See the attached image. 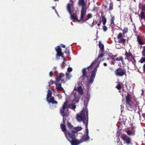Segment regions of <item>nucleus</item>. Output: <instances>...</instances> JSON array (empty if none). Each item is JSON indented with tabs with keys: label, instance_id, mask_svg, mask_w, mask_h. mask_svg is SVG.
Instances as JSON below:
<instances>
[{
	"label": "nucleus",
	"instance_id": "nucleus-1",
	"mask_svg": "<svg viewBox=\"0 0 145 145\" xmlns=\"http://www.w3.org/2000/svg\"><path fill=\"white\" fill-rule=\"evenodd\" d=\"M83 68L82 71V75L80 77V79L81 80V82H84L86 85L87 87H89L90 86L89 84H92L94 81V80L95 78L96 73L97 71V68H95L91 71V76L89 78L90 75V73L89 71H88L89 69L92 68V67Z\"/></svg>",
	"mask_w": 145,
	"mask_h": 145
},
{
	"label": "nucleus",
	"instance_id": "nucleus-2",
	"mask_svg": "<svg viewBox=\"0 0 145 145\" xmlns=\"http://www.w3.org/2000/svg\"><path fill=\"white\" fill-rule=\"evenodd\" d=\"M76 118L78 121L83 122L86 125V133L85 134L88 135L89 131L88 128V111H87L85 112L84 108H83L80 114H77Z\"/></svg>",
	"mask_w": 145,
	"mask_h": 145
},
{
	"label": "nucleus",
	"instance_id": "nucleus-3",
	"mask_svg": "<svg viewBox=\"0 0 145 145\" xmlns=\"http://www.w3.org/2000/svg\"><path fill=\"white\" fill-rule=\"evenodd\" d=\"M125 105L128 110L132 111L135 108H136L139 105V103L136 100L132 101L131 99V95L127 93L125 96Z\"/></svg>",
	"mask_w": 145,
	"mask_h": 145
},
{
	"label": "nucleus",
	"instance_id": "nucleus-4",
	"mask_svg": "<svg viewBox=\"0 0 145 145\" xmlns=\"http://www.w3.org/2000/svg\"><path fill=\"white\" fill-rule=\"evenodd\" d=\"M78 4L79 7H82L80 20H82L84 19L86 13L87 9L86 3L84 0H78Z\"/></svg>",
	"mask_w": 145,
	"mask_h": 145
},
{
	"label": "nucleus",
	"instance_id": "nucleus-5",
	"mask_svg": "<svg viewBox=\"0 0 145 145\" xmlns=\"http://www.w3.org/2000/svg\"><path fill=\"white\" fill-rule=\"evenodd\" d=\"M68 101H66L63 103L60 110V113L63 117L67 115L69 106L68 105Z\"/></svg>",
	"mask_w": 145,
	"mask_h": 145
},
{
	"label": "nucleus",
	"instance_id": "nucleus-6",
	"mask_svg": "<svg viewBox=\"0 0 145 145\" xmlns=\"http://www.w3.org/2000/svg\"><path fill=\"white\" fill-rule=\"evenodd\" d=\"M48 94L47 95L46 100L49 103H52V104H57L58 102L54 100V97H52V93L49 89L48 90Z\"/></svg>",
	"mask_w": 145,
	"mask_h": 145
},
{
	"label": "nucleus",
	"instance_id": "nucleus-7",
	"mask_svg": "<svg viewBox=\"0 0 145 145\" xmlns=\"http://www.w3.org/2000/svg\"><path fill=\"white\" fill-rule=\"evenodd\" d=\"M126 72L125 69L121 67H119L115 72V74L118 76H123L124 75H126Z\"/></svg>",
	"mask_w": 145,
	"mask_h": 145
},
{
	"label": "nucleus",
	"instance_id": "nucleus-8",
	"mask_svg": "<svg viewBox=\"0 0 145 145\" xmlns=\"http://www.w3.org/2000/svg\"><path fill=\"white\" fill-rule=\"evenodd\" d=\"M74 133L72 131V132H71L67 131L65 132L66 138L69 142L72 140L76 138V137Z\"/></svg>",
	"mask_w": 145,
	"mask_h": 145
},
{
	"label": "nucleus",
	"instance_id": "nucleus-9",
	"mask_svg": "<svg viewBox=\"0 0 145 145\" xmlns=\"http://www.w3.org/2000/svg\"><path fill=\"white\" fill-rule=\"evenodd\" d=\"M55 49L57 52V53L56 54V59H58L59 58L60 56L62 57H64L63 53L62 52V49L60 47V46H56Z\"/></svg>",
	"mask_w": 145,
	"mask_h": 145
},
{
	"label": "nucleus",
	"instance_id": "nucleus-10",
	"mask_svg": "<svg viewBox=\"0 0 145 145\" xmlns=\"http://www.w3.org/2000/svg\"><path fill=\"white\" fill-rule=\"evenodd\" d=\"M117 38L119 43H122L124 45L125 44L126 40L123 38V34L121 33H119L117 35Z\"/></svg>",
	"mask_w": 145,
	"mask_h": 145
},
{
	"label": "nucleus",
	"instance_id": "nucleus-11",
	"mask_svg": "<svg viewBox=\"0 0 145 145\" xmlns=\"http://www.w3.org/2000/svg\"><path fill=\"white\" fill-rule=\"evenodd\" d=\"M125 55V59H127L129 61H132V58L133 56H132V54L129 51L128 52H127L126 51Z\"/></svg>",
	"mask_w": 145,
	"mask_h": 145
},
{
	"label": "nucleus",
	"instance_id": "nucleus-12",
	"mask_svg": "<svg viewBox=\"0 0 145 145\" xmlns=\"http://www.w3.org/2000/svg\"><path fill=\"white\" fill-rule=\"evenodd\" d=\"M121 138L124 141L126 142V143L128 144H132V141L131 139L127 136H124L121 137Z\"/></svg>",
	"mask_w": 145,
	"mask_h": 145
},
{
	"label": "nucleus",
	"instance_id": "nucleus-13",
	"mask_svg": "<svg viewBox=\"0 0 145 145\" xmlns=\"http://www.w3.org/2000/svg\"><path fill=\"white\" fill-rule=\"evenodd\" d=\"M104 55V53L103 52H101L100 53L97 59H96L95 60H94L93 61L92 63H91V65L89 66V67H92V66H93V65L96 64L97 62L99 61V59L100 58H101L103 57Z\"/></svg>",
	"mask_w": 145,
	"mask_h": 145
},
{
	"label": "nucleus",
	"instance_id": "nucleus-14",
	"mask_svg": "<svg viewBox=\"0 0 145 145\" xmlns=\"http://www.w3.org/2000/svg\"><path fill=\"white\" fill-rule=\"evenodd\" d=\"M71 14V19L73 20L74 22L76 21L80 22L81 20H80V18L79 20L78 18V16L77 15L76 13H74L72 14L71 13H70Z\"/></svg>",
	"mask_w": 145,
	"mask_h": 145
},
{
	"label": "nucleus",
	"instance_id": "nucleus-15",
	"mask_svg": "<svg viewBox=\"0 0 145 145\" xmlns=\"http://www.w3.org/2000/svg\"><path fill=\"white\" fill-rule=\"evenodd\" d=\"M101 20L103 22V24L104 25L103 26V30L104 31L106 32L107 30V28L106 26L105 25L106 22V19L104 16H102Z\"/></svg>",
	"mask_w": 145,
	"mask_h": 145
},
{
	"label": "nucleus",
	"instance_id": "nucleus-16",
	"mask_svg": "<svg viewBox=\"0 0 145 145\" xmlns=\"http://www.w3.org/2000/svg\"><path fill=\"white\" fill-rule=\"evenodd\" d=\"M70 142L72 145H79L81 143L80 140L76 139V138L72 140Z\"/></svg>",
	"mask_w": 145,
	"mask_h": 145
},
{
	"label": "nucleus",
	"instance_id": "nucleus-17",
	"mask_svg": "<svg viewBox=\"0 0 145 145\" xmlns=\"http://www.w3.org/2000/svg\"><path fill=\"white\" fill-rule=\"evenodd\" d=\"M90 139L88 135L84 134L81 138L80 140L81 143L89 140Z\"/></svg>",
	"mask_w": 145,
	"mask_h": 145
},
{
	"label": "nucleus",
	"instance_id": "nucleus-18",
	"mask_svg": "<svg viewBox=\"0 0 145 145\" xmlns=\"http://www.w3.org/2000/svg\"><path fill=\"white\" fill-rule=\"evenodd\" d=\"M137 41L139 44L140 45H144L145 42L142 40V37L139 35H137Z\"/></svg>",
	"mask_w": 145,
	"mask_h": 145
},
{
	"label": "nucleus",
	"instance_id": "nucleus-19",
	"mask_svg": "<svg viewBox=\"0 0 145 145\" xmlns=\"http://www.w3.org/2000/svg\"><path fill=\"white\" fill-rule=\"evenodd\" d=\"M55 84L56 85V89L58 91H61L63 90V89L61 87V84L59 82H57L56 81Z\"/></svg>",
	"mask_w": 145,
	"mask_h": 145
},
{
	"label": "nucleus",
	"instance_id": "nucleus-20",
	"mask_svg": "<svg viewBox=\"0 0 145 145\" xmlns=\"http://www.w3.org/2000/svg\"><path fill=\"white\" fill-rule=\"evenodd\" d=\"M65 76V74L62 73H60L59 75L56 77V81L57 82H59L61 78Z\"/></svg>",
	"mask_w": 145,
	"mask_h": 145
},
{
	"label": "nucleus",
	"instance_id": "nucleus-21",
	"mask_svg": "<svg viewBox=\"0 0 145 145\" xmlns=\"http://www.w3.org/2000/svg\"><path fill=\"white\" fill-rule=\"evenodd\" d=\"M82 128L81 127H77L73 128L72 130V131L74 133H77L78 131L81 130Z\"/></svg>",
	"mask_w": 145,
	"mask_h": 145
},
{
	"label": "nucleus",
	"instance_id": "nucleus-22",
	"mask_svg": "<svg viewBox=\"0 0 145 145\" xmlns=\"http://www.w3.org/2000/svg\"><path fill=\"white\" fill-rule=\"evenodd\" d=\"M60 127L62 131L64 133L68 131L66 130V126L64 124H61L60 125Z\"/></svg>",
	"mask_w": 145,
	"mask_h": 145
},
{
	"label": "nucleus",
	"instance_id": "nucleus-23",
	"mask_svg": "<svg viewBox=\"0 0 145 145\" xmlns=\"http://www.w3.org/2000/svg\"><path fill=\"white\" fill-rule=\"evenodd\" d=\"M77 91L79 94L82 95L83 94V91L81 86L78 87Z\"/></svg>",
	"mask_w": 145,
	"mask_h": 145
},
{
	"label": "nucleus",
	"instance_id": "nucleus-24",
	"mask_svg": "<svg viewBox=\"0 0 145 145\" xmlns=\"http://www.w3.org/2000/svg\"><path fill=\"white\" fill-rule=\"evenodd\" d=\"M92 16L91 13H89L88 14L86 17L84 19V20L86 21L88 20L89 19L92 17Z\"/></svg>",
	"mask_w": 145,
	"mask_h": 145
},
{
	"label": "nucleus",
	"instance_id": "nucleus-25",
	"mask_svg": "<svg viewBox=\"0 0 145 145\" xmlns=\"http://www.w3.org/2000/svg\"><path fill=\"white\" fill-rule=\"evenodd\" d=\"M99 47L100 48L101 51L102 52L104 50V46L103 44H102L101 42V41H99Z\"/></svg>",
	"mask_w": 145,
	"mask_h": 145
},
{
	"label": "nucleus",
	"instance_id": "nucleus-26",
	"mask_svg": "<svg viewBox=\"0 0 145 145\" xmlns=\"http://www.w3.org/2000/svg\"><path fill=\"white\" fill-rule=\"evenodd\" d=\"M79 100V97L76 96H75L73 101L74 102V103H76L78 102Z\"/></svg>",
	"mask_w": 145,
	"mask_h": 145
},
{
	"label": "nucleus",
	"instance_id": "nucleus-27",
	"mask_svg": "<svg viewBox=\"0 0 145 145\" xmlns=\"http://www.w3.org/2000/svg\"><path fill=\"white\" fill-rule=\"evenodd\" d=\"M66 62V61L65 60V59L64 58L63 59V61L62 62V63L61 64V66L62 69H63L64 68V67L65 66L66 64L65 63Z\"/></svg>",
	"mask_w": 145,
	"mask_h": 145
},
{
	"label": "nucleus",
	"instance_id": "nucleus-28",
	"mask_svg": "<svg viewBox=\"0 0 145 145\" xmlns=\"http://www.w3.org/2000/svg\"><path fill=\"white\" fill-rule=\"evenodd\" d=\"M140 17L141 20L145 19V12L142 11L140 14Z\"/></svg>",
	"mask_w": 145,
	"mask_h": 145
},
{
	"label": "nucleus",
	"instance_id": "nucleus-29",
	"mask_svg": "<svg viewBox=\"0 0 145 145\" xmlns=\"http://www.w3.org/2000/svg\"><path fill=\"white\" fill-rule=\"evenodd\" d=\"M128 31V28L127 27H125L123 30V34H125L127 33Z\"/></svg>",
	"mask_w": 145,
	"mask_h": 145
},
{
	"label": "nucleus",
	"instance_id": "nucleus-30",
	"mask_svg": "<svg viewBox=\"0 0 145 145\" xmlns=\"http://www.w3.org/2000/svg\"><path fill=\"white\" fill-rule=\"evenodd\" d=\"M71 5L70 3H69L67 5V10H68L69 13H71Z\"/></svg>",
	"mask_w": 145,
	"mask_h": 145
},
{
	"label": "nucleus",
	"instance_id": "nucleus-31",
	"mask_svg": "<svg viewBox=\"0 0 145 145\" xmlns=\"http://www.w3.org/2000/svg\"><path fill=\"white\" fill-rule=\"evenodd\" d=\"M111 19L110 24H114V21L115 19V18L114 16L111 15Z\"/></svg>",
	"mask_w": 145,
	"mask_h": 145
},
{
	"label": "nucleus",
	"instance_id": "nucleus-32",
	"mask_svg": "<svg viewBox=\"0 0 145 145\" xmlns=\"http://www.w3.org/2000/svg\"><path fill=\"white\" fill-rule=\"evenodd\" d=\"M115 60H116L117 61H121L122 63L123 61V57L122 56L120 57H117L116 58Z\"/></svg>",
	"mask_w": 145,
	"mask_h": 145
},
{
	"label": "nucleus",
	"instance_id": "nucleus-33",
	"mask_svg": "<svg viewBox=\"0 0 145 145\" xmlns=\"http://www.w3.org/2000/svg\"><path fill=\"white\" fill-rule=\"evenodd\" d=\"M113 9V4L112 2H111L109 5V8L108 10L111 11Z\"/></svg>",
	"mask_w": 145,
	"mask_h": 145
},
{
	"label": "nucleus",
	"instance_id": "nucleus-34",
	"mask_svg": "<svg viewBox=\"0 0 145 145\" xmlns=\"http://www.w3.org/2000/svg\"><path fill=\"white\" fill-rule=\"evenodd\" d=\"M127 134L129 135H135V133H133L132 131H131L129 130H127L126 132Z\"/></svg>",
	"mask_w": 145,
	"mask_h": 145
},
{
	"label": "nucleus",
	"instance_id": "nucleus-35",
	"mask_svg": "<svg viewBox=\"0 0 145 145\" xmlns=\"http://www.w3.org/2000/svg\"><path fill=\"white\" fill-rule=\"evenodd\" d=\"M121 83H119L116 86V88L118 90H120L121 88Z\"/></svg>",
	"mask_w": 145,
	"mask_h": 145
},
{
	"label": "nucleus",
	"instance_id": "nucleus-36",
	"mask_svg": "<svg viewBox=\"0 0 145 145\" xmlns=\"http://www.w3.org/2000/svg\"><path fill=\"white\" fill-rule=\"evenodd\" d=\"M65 53L67 54V55L69 56L70 55V52H69V49L67 48H65Z\"/></svg>",
	"mask_w": 145,
	"mask_h": 145
},
{
	"label": "nucleus",
	"instance_id": "nucleus-37",
	"mask_svg": "<svg viewBox=\"0 0 145 145\" xmlns=\"http://www.w3.org/2000/svg\"><path fill=\"white\" fill-rule=\"evenodd\" d=\"M139 61L141 63L145 62V57H142Z\"/></svg>",
	"mask_w": 145,
	"mask_h": 145
},
{
	"label": "nucleus",
	"instance_id": "nucleus-38",
	"mask_svg": "<svg viewBox=\"0 0 145 145\" xmlns=\"http://www.w3.org/2000/svg\"><path fill=\"white\" fill-rule=\"evenodd\" d=\"M69 107L72 109H74L76 108V105L74 104H72L70 105Z\"/></svg>",
	"mask_w": 145,
	"mask_h": 145
},
{
	"label": "nucleus",
	"instance_id": "nucleus-39",
	"mask_svg": "<svg viewBox=\"0 0 145 145\" xmlns=\"http://www.w3.org/2000/svg\"><path fill=\"white\" fill-rule=\"evenodd\" d=\"M132 63L134 65H136V60H135L134 57H133L132 58Z\"/></svg>",
	"mask_w": 145,
	"mask_h": 145
},
{
	"label": "nucleus",
	"instance_id": "nucleus-40",
	"mask_svg": "<svg viewBox=\"0 0 145 145\" xmlns=\"http://www.w3.org/2000/svg\"><path fill=\"white\" fill-rule=\"evenodd\" d=\"M70 76H69V73H66V80H69L70 79Z\"/></svg>",
	"mask_w": 145,
	"mask_h": 145
},
{
	"label": "nucleus",
	"instance_id": "nucleus-41",
	"mask_svg": "<svg viewBox=\"0 0 145 145\" xmlns=\"http://www.w3.org/2000/svg\"><path fill=\"white\" fill-rule=\"evenodd\" d=\"M141 10L142 11H145V4H144L142 5Z\"/></svg>",
	"mask_w": 145,
	"mask_h": 145
},
{
	"label": "nucleus",
	"instance_id": "nucleus-42",
	"mask_svg": "<svg viewBox=\"0 0 145 145\" xmlns=\"http://www.w3.org/2000/svg\"><path fill=\"white\" fill-rule=\"evenodd\" d=\"M68 127L70 129L72 128L73 126L70 123L68 122L67 124Z\"/></svg>",
	"mask_w": 145,
	"mask_h": 145
},
{
	"label": "nucleus",
	"instance_id": "nucleus-43",
	"mask_svg": "<svg viewBox=\"0 0 145 145\" xmlns=\"http://www.w3.org/2000/svg\"><path fill=\"white\" fill-rule=\"evenodd\" d=\"M72 68L69 67L67 69V71L69 72H70L72 71Z\"/></svg>",
	"mask_w": 145,
	"mask_h": 145
},
{
	"label": "nucleus",
	"instance_id": "nucleus-44",
	"mask_svg": "<svg viewBox=\"0 0 145 145\" xmlns=\"http://www.w3.org/2000/svg\"><path fill=\"white\" fill-rule=\"evenodd\" d=\"M94 23H95V22H94V20L93 22L92 23V24L91 25V27H93L94 26V25L95 24H96V23L95 24Z\"/></svg>",
	"mask_w": 145,
	"mask_h": 145
},
{
	"label": "nucleus",
	"instance_id": "nucleus-45",
	"mask_svg": "<svg viewBox=\"0 0 145 145\" xmlns=\"http://www.w3.org/2000/svg\"><path fill=\"white\" fill-rule=\"evenodd\" d=\"M142 56H143L145 57V52L142 51Z\"/></svg>",
	"mask_w": 145,
	"mask_h": 145
},
{
	"label": "nucleus",
	"instance_id": "nucleus-46",
	"mask_svg": "<svg viewBox=\"0 0 145 145\" xmlns=\"http://www.w3.org/2000/svg\"><path fill=\"white\" fill-rule=\"evenodd\" d=\"M115 63V60H112L111 61V64L112 65H114Z\"/></svg>",
	"mask_w": 145,
	"mask_h": 145
},
{
	"label": "nucleus",
	"instance_id": "nucleus-47",
	"mask_svg": "<svg viewBox=\"0 0 145 145\" xmlns=\"http://www.w3.org/2000/svg\"><path fill=\"white\" fill-rule=\"evenodd\" d=\"M143 71L144 72H145V64H144L143 67Z\"/></svg>",
	"mask_w": 145,
	"mask_h": 145
},
{
	"label": "nucleus",
	"instance_id": "nucleus-48",
	"mask_svg": "<svg viewBox=\"0 0 145 145\" xmlns=\"http://www.w3.org/2000/svg\"><path fill=\"white\" fill-rule=\"evenodd\" d=\"M52 74H53V72H52V71L50 72L49 73V76H50L51 77L52 76Z\"/></svg>",
	"mask_w": 145,
	"mask_h": 145
},
{
	"label": "nucleus",
	"instance_id": "nucleus-49",
	"mask_svg": "<svg viewBox=\"0 0 145 145\" xmlns=\"http://www.w3.org/2000/svg\"><path fill=\"white\" fill-rule=\"evenodd\" d=\"M54 83V81L52 80H50L49 82V84H52Z\"/></svg>",
	"mask_w": 145,
	"mask_h": 145
},
{
	"label": "nucleus",
	"instance_id": "nucleus-50",
	"mask_svg": "<svg viewBox=\"0 0 145 145\" xmlns=\"http://www.w3.org/2000/svg\"><path fill=\"white\" fill-rule=\"evenodd\" d=\"M60 46H61L63 48H65V45L64 44H61Z\"/></svg>",
	"mask_w": 145,
	"mask_h": 145
},
{
	"label": "nucleus",
	"instance_id": "nucleus-51",
	"mask_svg": "<svg viewBox=\"0 0 145 145\" xmlns=\"http://www.w3.org/2000/svg\"><path fill=\"white\" fill-rule=\"evenodd\" d=\"M64 117H63V124H65V119H64Z\"/></svg>",
	"mask_w": 145,
	"mask_h": 145
},
{
	"label": "nucleus",
	"instance_id": "nucleus-52",
	"mask_svg": "<svg viewBox=\"0 0 145 145\" xmlns=\"http://www.w3.org/2000/svg\"><path fill=\"white\" fill-rule=\"evenodd\" d=\"M109 56L111 57V58L110 59H112V60H115L114 58V57H112V56H110V55H109Z\"/></svg>",
	"mask_w": 145,
	"mask_h": 145
},
{
	"label": "nucleus",
	"instance_id": "nucleus-53",
	"mask_svg": "<svg viewBox=\"0 0 145 145\" xmlns=\"http://www.w3.org/2000/svg\"><path fill=\"white\" fill-rule=\"evenodd\" d=\"M101 24V22H99L97 24V25L99 27L100 25Z\"/></svg>",
	"mask_w": 145,
	"mask_h": 145
},
{
	"label": "nucleus",
	"instance_id": "nucleus-54",
	"mask_svg": "<svg viewBox=\"0 0 145 145\" xmlns=\"http://www.w3.org/2000/svg\"><path fill=\"white\" fill-rule=\"evenodd\" d=\"M145 52V46L143 47V51Z\"/></svg>",
	"mask_w": 145,
	"mask_h": 145
},
{
	"label": "nucleus",
	"instance_id": "nucleus-55",
	"mask_svg": "<svg viewBox=\"0 0 145 145\" xmlns=\"http://www.w3.org/2000/svg\"><path fill=\"white\" fill-rule=\"evenodd\" d=\"M117 56V54H116L115 55H112V57H115Z\"/></svg>",
	"mask_w": 145,
	"mask_h": 145
},
{
	"label": "nucleus",
	"instance_id": "nucleus-56",
	"mask_svg": "<svg viewBox=\"0 0 145 145\" xmlns=\"http://www.w3.org/2000/svg\"><path fill=\"white\" fill-rule=\"evenodd\" d=\"M103 65L105 66H107V63H104Z\"/></svg>",
	"mask_w": 145,
	"mask_h": 145
},
{
	"label": "nucleus",
	"instance_id": "nucleus-57",
	"mask_svg": "<svg viewBox=\"0 0 145 145\" xmlns=\"http://www.w3.org/2000/svg\"><path fill=\"white\" fill-rule=\"evenodd\" d=\"M61 81L62 82H63V83H65V81H64V79H62V80H61Z\"/></svg>",
	"mask_w": 145,
	"mask_h": 145
},
{
	"label": "nucleus",
	"instance_id": "nucleus-58",
	"mask_svg": "<svg viewBox=\"0 0 145 145\" xmlns=\"http://www.w3.org/2000/svg\"><path fill=\"white\" fill-rule=\"evenodd\" d=\"M104 8L105 9L106 8H107V6L106 5H105L104 6Z\"/></svg>",
	"mask_w": 145,
	"mask_h": 145
},
{
	"label": "nucleus",
	"instance_id": "nucleus-59",
	"mask_svg": "<svg viewBox=\"0 0 145 145\" xmlns=\"http://www.w3.org/2000/svg\"><path fill=\"white\" fill-rule=\"evenodd\" d=\"M88 101L87 102V103L86 104V107H87V106L88 105Z\"/></svg>",
	"mask_w": 145,
	"mask_h": 145
},
{
	"label": "nucleus",
	"instance_id": "nucleus-60",
	"mask_svg": "<svg viewBox=\"0 0 145 145\" xmlns=\"http://www.w3.org/2000/svg\"><path fill=\"white\" fill-rule=\"evenodd\" d=\"M99 65V64L95 68H97V67H98V65Z\"/></svg>",
	"mask_w": 145,
	"mask_h": 145
},
{
	"label": "nucleus",
	"instance_id": "nucleus-61",
	"mask_svg": "<svg viewBox=\"0 0 145 145\" xmlns=\"http://www.w3.org/2000/svg\"><path fill=\"white\" fill-rule=\"evenodd\" d=\"M121 108H122V107H123V105H121Z\"/></svg>",
	"mask_w": 145,
	"mask_h": 145
},
{
	"label": "nucleus",
	"instance_id": "nucleus-62",
	"mask_svg": "<svg viewBox=\"0 0 145 145\" xmlns=\"http://www.w3.org/2000/svg\"><path fill=\"white\" fill-rule=\"evenodd\" d=\"M55 1H59V0H54Z\"/></svg>",
	"mask_w": 145,
	"mask_h": 145
},
{
	"label": "nucleus",
	"instance_id": "nucleus-63",
	"mask_svg": "<svg viewBox=\"0 0 145 145\" xmlns=\"http://www.w3.org/2000/svg\"><path fill=\"white\" fill-rule=\"evenodd\" d=\"M98 29H100V28L99 27H98V28H97Z\"/></svg>",
	"mask_w": 145,
	"mask_h": 145
},
{
	"label": "nucleus",
	"instance_id": "nucleus-64",
	"mask_svg": "<svg viewBox=\"0 0 145 145\" xmlns=\"http://www.w3.org/2000/svg\"><path fill=\"white\" fill-rule=\"evenodd\" d=\"M110 59V58H108L107 59L108 60H109Z\"/></svg>",
	"mask_w": 145,
	"mask_h": 145
}]
</instances>
